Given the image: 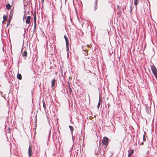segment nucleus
<instances>
[{
	"label": "nucleus",
	"mask_w": 157,
	"mask_h": 157,
	"mask_svg": "<svg viewBox=\"0 0 157 157\" xmlns=\"http://www.w3.org/2000/svg\"><path fill=\"white\" fill-rule=\"evenodd\" d=\"M144 144V143L143 142H142L141 143V144L142 145H143Z\"/></svg>",
	"instance_id": "obj_26"
},
{
	"label": "nucleus",
	"mask_w": 157,
	"mask_h": 157,
	"mask_svg": "<svg viewBox=\"0 0 157 157\" xmlns=\"http://www.w3.org/2000/svg\"><path fill=\"white\" fill-rule=\"evenodd\" d=\"M31 17L30 16H28L26 18V23L27 24H30V19Z\"/></svg>",
	"instance_id": "obj_4"
},
{
	"label": "nucleus",
	"mask_w": 157,
	"mask_h": 157,
	"mask_svg": "<svg viewBox=\"0 0 157 157\" xmlns=\"http://www.w3.org/2000/svg\"><path fill=\"white\" fill-rule=\"evenodd\" d=\"M17 78L19 80H21L22 79L21 75L20 74H18L17 75Z\"/></svg>",
	"instance_id": "obj_9"
},
{
	"label": "nucleus",
	"mask_w": 157,
	"mask_h": 157,
	"mask_svg": "<svg viewBox=\"0 0 157 157\" xmlns=\"http://www.w3.org/2000/svg\"><path fill=\"white\" fill-rule=\"evenodd\" d=\"M85 51H87V49H86V50H85Z\"/></svg>",
	"instance_id": "obj_31"
},
{
	"label": "nucleus",
	"mask_w": 157,
	"mask_h": 157,
	"mask_svg": "<svg viewBox=\"0 0 157 157\" xmlns=\"http://www.w3.org/2000/svg\"><path fill=\"white\" fill-rule=\"evenodd\" d=\"M98 0H96V3H97L98 2Z\"/></svg>",
	"instance_id": "obj_29"
},
{
	"label": "nucleus",
	"mask_w": 157,
	"mask_h": 157,
	"mask_svg": "<svg viewBox=\"0 0 157 157\" xmlns=\"http://www.w3.org/2000/svg\"><path fill=\"white\" fill-rule=\"evenodd\" d=\"M151 68L153 74L157 78V70L156 67L154 65H152L151 66Z\"/></svg>",
	"instance_id": "obj_1"
},
{
	"label": "nucleus",
	"mask_w": 157,
	"mask_h": 157,
	"mask_svg": "<svg viewBox=\"0 0 157 157\" xmlns=\"http://www.w3.org/2000/svg\"><path fill=\"white\" fill-rule=\"evenodd\" d=\"M33 19H34V21H36V13H33Z\"/></svg>",
	"instance_id": "obj_15"
},
{
	"label": "nucleus",
	"mask_w": 157,
	"mask_h": 157,
	"mask_svg": "<svg viewBox=\"0 0 157 157\" xmlns=\"http://www.w3.org/2000/svg\"><path fill=\"white\" fill-rule=\"evenodd\" d=\"M32 146L30 145L29 148V157H31L32 156Z\"/></svg>",
	"instance_id": "obj_3"
},
{
	"label": "nucleus",
	"mask_w": 157,
	"mask_h": 157,
	"mask_svg": "<svg viewBox=\"0 0 157 157\" xmlns=\"http://www.w3.org/2000/svg\"><path fill=\"white\" fill-rule=\"evenodd\" d=\"M118 8L119 9L118 11L117 12V14L118 15V16L120 17L121 16V10L119 9V7H118Z\"/></svg>",
	"instance_id": "obj_8"
},
{
	"label": "nucleus",
	"mask_w": 157,
	"mask_h": 157,
	"mask_svg": "<svg viewBox=\"0 0 157 157\" xmlns=\"http://www.w3.org/2000/svg\"><path fill=\"white\" fill-rule=\"evenodd\" d=\"M34 26H35V27H36V21H34Z\"/></svg>",
	"instance_id": "obj_22"
},
{
	"label": "nucleus",
	"mask_w": 157,
	"mask_h": 157,
	"mask_svg": "<svg viewBox=\"0 0 157 157\" xmlns=\"http://www.w3.org/2000/svg\"><path fill=\"white\" fill-rule=\"evenodd\" d=\"M43 107H44V108L45 109L46 108V106L45 104V103L44 101H43Z\"/></svg>",
	"instance_id": "obj_19"
},
{
	"label": "nucleus",
	"mask_w": 157,
	"mask_h": 157,
	"mask_svg": "<svg viewBox=\"0 0 157 157\" xmlns=\"http://www.w3.org/2000/svg\"><path fill=\"white\" fill-rule=\"evenodd\" d=\"M97 3H96V1L95 2V6L94 7V10H96L97 9Z\"/></svg>",
	"instance_id": "obj_20"
},
{
	"label": "nucleus",
	"mask_w": 157,
	"mask_h": 157,
	"mask_svg": "<svg viewBox=\"0 0 157 157\" xmlns=\"http://www.w3.org/2000/svg\"><path fill=\"white\" fill-rule=\"evenodd\" d=\"M146 139L145 138V132L144 133V134L143 135V140L145 141H146Z\"/></svg>",
	"instance_id": "obj_17"
},
{
	"label": "nucleus",
	"mask_w": 157,
	"mask_h": 157,
	"mask_svg": "<svg viewBox=\"0 0 157 157\" xmlns=\"http://www.w3.org/2000/svg\"><path fill=\"white\" fill-rule=\"evenodd\" d=\"M10 23H9V22L7 23V25L8 26V25L10 24Z\"/></svg>",
	"instance_id": "obj_27"
},
{
	"label": "nucleus",
	"mask_w": 157,
	"mask_h": 157,
	"mask_svg": "<svg viewBox=\"0 0 157 157\" xmlns=\"http://www.w3.org/2000/svg\"><path fill=\"white\" fill-rule=\"evenodd\" d=\"M10 21H9V22H9V23H10Z\"/></svg>",
	"instance_id": "obj_30"
},
{
	"label": "nucleus",
	"mask_w": 157,
	"mask_h": 157,
	"mask_svg": "<svg viewBox=\"0 0 157 157\" xmlns=\"http://www.w3.org/2000/svg\"><path fill=\"white\" fill-rule=\"evenodd\" d=\"M64 38L65 40L66 44H69V40H68V38L66 36H64Z\"/></svg>",
	"instance_id": "obj_7"
},
{
	"label": "nucleus",
	"mask_w": 157,
	"mask_h": 157,
	"mask_svg": "<svg viewBox=\"0 0 157 157\" xmlns=\"http://www.w3.org/2000/svg\"><path fill=\"white\" fill-rule=\"evenodd\" d=\"M22 55L23 57H26L27 56V53L26 50L24 51L22 53Z\"/></svg>",
	"instance_id": "obj_6"
},
{
	"label": "nucleus",
	"mask_w": 157,
	"mask_h": 157,
	"mask_svg": "<svg viewBox=\"0 0 157 157\" xmlns=\"http://www.w3.org/2000/svg\"><path fill=\"white\" fill-rule=\"evenodd\" d=\"M11 7V6L10 4H7L6 5V8L7 10H9Z\"/></svg>",
	"instance_id": "obj_14"
},
{
	"label": "nucleus",
	"mask_w": 157,
	"mask_h": 157,
	"mask_svg": "<svg viewBox=\"0 0 157 157\" xmlns=\"http://www.w3.org/2000/svg\"><path fill=\"white\" fill-rule=\"evenodd\" d=\"M69 128H70V130L71 131V132H72L74 130V128L72 126H69Z\"/></svg>",
	"instance_id": "obj_16"
},
{
	"label": "nucleus",
	"mask_w": 157,
	"mask_h": 157,
	"mask_svg": "<svg viewBox=\"0 0 157 157\" xmlns=\"http://www.w3.org/2000/svg\"><path fill=\"white\" fill-rule=\"evenodd\" d=\"M55 79H54L51 82V83H52L51 86L52 87H53L55 86Z\"/></svg>",
	"instance_id": "obj_11"
},
{
	"label": "nucleus",
	"mask_w": 157,
	"mask_h": 157,
	"mask_svg": "<svg viewBox=\"0 0 157 157\" xmlns=\"http://www.w3.org/2000/svg\"><path fill=\"white\" fill-rule=\"evenodd\" d=\"M3 18L4 21H6L7 18V15L5 14L3 16Z\"/></svg>",
	"instance_id": "obj_13"
},
{
	"label": "nucleus",
	"mask_w": 157,
	"mask_h": 157,
	"mask_svg": "<svg viewBox=\"0 0 157 157\" xmlns=\"http://www.w3.org/2000/svg\"><path fill=\"white\" fill-rule=\"evenodd\" d=\"M99 150H101V149L100 148H99Z\"/></svg>",
	"instance_id": "obj_33"
},
{
	"label": "nucleus",
	"mask_w": 157,
	"mask_h": 157,
	"mask_svg": "<svg viewBox=\"0 0 157 157\" xmlns=\"http://www.w3.org/2000/svg\"><path fill=\"white\" fill-rule=\"evenodd\" d=\"M68 87H69V91L70 93V94H72V90L71 87H70V84H69L68 85Z\"/></svg>",
	"instance_id": "obj_12"
},
{
	"label": "nucleus",
	"mask_w": 157,
	"mask_h": 157,
	"mask_svg": "<svg viewBox=\"0 0 157 157\" xmlns=\"http://www.w3.org/2000/svg\"><path fill=\"white\" fill-rule=\"evenodd\" d=\"M100 100L99 99V102H98V105H97V107L98 108H99V106H100Z\"/></svg>",
	"instance_id": "obj_21"
},
{
	"label": "nucleus",
	"mask_w": 157,
	"mask_h": 157,
	"mask_svg": "<svg viewBox=\"0 0 157 157\" xmlns=\"http://www.w3.org/2000/svg\"><path fill=\"white\" fill-rule=\"evenodd\" d=\"M134 5L136 6L139 3V0H134Z\"/></svg>",
	"instance_id": "obj_10"
},
{
	"label": "nucleus",
	"mask_w": 157,
	"mask_h": 157,
	"mask_svg": "<svg viewBox=\"0 0 157 157\" xmlns=\"http://www.w3.org/2000/svg\"><path fill=\"white\" fill-rule=\"evenodd\" d=\"M41 1L43 3L44 2V0H41Z\"/></svg>",
	"instance_id": "obj_28"
},
{
	"label": "nucleus",
	"mask_w": 157,
	"mask_h": 157,
	"mask_svg": "<svg viewBox=\"0 0 157 157\" xmlns=\"http://www.w3.org/2000/svg\"><path fill=\"white\" fill-rule=\"evenodd\" d=\"M11 17L10 18V17H9V21L10 20V21L11 20Z\"/></svg>",
	"instance_id": "obj_23"
},
{
	"label": "nucleus",
	"mask_w": 157,
	"mask_h": 157,
	"mask_svg": "<svg viewBox=\"0 0 157 157\" xmlns=\"http://www.w3.org/2000/svg\"><path fill=\"white\" fill-rule=\"evenodd\" d=\"M102 143L103 145H105V148H106L108 144V138L106 137H104L102 140Z\"/></svg>",
	"instance_id": "obj_2"
},
{
	"label": "nucleus",
	"mask_w": 157,
	"mask_h": 157,
	"mask_svg": "<svg viewBox=\"0 0 157 157\" xmlns=\"http://www.w3.org/2000/svg\"><path fill=\"white\" fill-rule=\"evenodd\" d=\"M87 46L88 47V48H89L90 46V45H89V44H88L87 45Z\"/></svg>",
	"instance_id": "obj_24"
},
{
	"label": "nucleus",
	"mask_w": 157,
	"mask_h": 157,
	"mask_svg": "<svg viewBox=\"0 0 157 157\" xmlns=\"http://www.w3.org/2000/svg\"><path fill=\"white\" fill-rule=\"evenodd\" d=\"M5 21H4V20L2 22H4Z\"/></svg>",
	"instance_id": "obj_32"
},
{
	"label": "nucleus",
	"mask_w": 157,
	"mask_h": 157,
	"mask_svg": "<svg viewBox=\"0 0 157 157\" xmlns=\"http://www.w3.org/2000/svg\"><path fill=\"white\" fill-rule=\"evenodd\" d=\"M26 16H25V14L24 16V19L25 17L26 18Z\"/></svg>",
	"instance_id": "obj_25"
},
{
	"label": "nucleus",
	"mask_w": 157,
	"mask_h": 157,
	"mask_svg": "<svg viewBox=\"0 0 157 157\" xmlns=\"http://www.w3.org/2000/svg\"><path fill=\"white\" fill-rule=\"evenodd\" d=\"M129 151H128L129 153L128 155V157H131L132 155L134 153V150L132 149V150H130Z\"/></svg>",
	"instance_id": "obj_5"
},
{
	"label": "nucleus",
	"mask_w": 157,
	"mask_h": 157,
	"mask_svg": "<svg viewBox=\"0 0 157 157\" xmlns=\"http://www.w3.org/2000/svg\"><path fill=\"white\" fill-rule=\"evenodd\" d=\"M69 44H66V47H67V52H68L69 50Z\"/></svg>",
	"instance_id": "obj_18"
}]
</instances>
